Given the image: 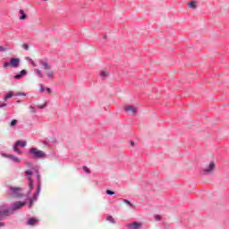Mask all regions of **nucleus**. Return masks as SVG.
Wrapping results in <instances>:
<instances>
[{"label":"nucleus","mask_w":229,"mask_h":229,"mask_svg":"<svg viewBox=\"0 0 229 229\" xmlns=\"http://www.w3.org/2000/svg\"><path fill=\"white\" fill-rule=\"evenodd\" d=\"M9 214L10 210L0 211V221H3V219L8 217ZM0 226H4V224L3 222H0Z\"/></svg>","instance_id":"7"},{"label":"nucleus","mask_w":229,"mask_h":229,"mask_svg":"<svg viewBox=\"0 0 229 229\" xmlns=\"http://www.w3.org/2000/svg\"><path fill=\"white\" fill-rule=\"evenodd\" d=\"M38 191H40V187L38 186Z\"/></svg>","instance_id":"41"},{"label":"nucleus","mask_w":229,"mask_h":229,"mask_svg":"<svg viewBox=\"0 0 229 229\" xmlns=\"http://www.w3.org/2000/svg\"><path fill=\"white\" fill-rule=\"evenodd\" d=\"M47 92H48V94H51V89L47 88Z\"/></svg>","instance_id":"35"},{"label":"nucleus","mask_w":229,"mask_h":229,"mask_svg":"<svg viewBox=\"0 0 229 229\" xmlns=\"http://www.w3.org/2000/svg\"><path fill=\"white\" fill-rule=\"evenodd\" d=\"M30 153H32L36 158H44V157H46V153L38 148H31Z\"/></svg>","instance_id":"2"},{"label":"nucleus","mask_w":229,"mask_h":229,"mask_svg":"<svg viewBox=\"0 0 229 229\" xmlns=\"http://www.w3.org/2000/svg\"><path fill=\"white\" fill-rule=\"evenodd\" d=\"M21 78H22L21 73L14 76L15 80H21Z\"/></svg>","instance_id":"27"},{"label":"nucleus","mask_w":229,"mask_h":229,"mask_svg":"<svg viewBox=\"0 0 229 229\" xmlns=\"http://www.w3.org/2000/svg\"><path fill=\"white\" fill-rule=\"evenodd\" d=\"M106 221H109V223H113V225H115V220L114 219L113 216H107Z\"/></svg>","instance_id":"17"},{"label":"nucleus","mask_w":229,"mask_h":229,"mask_svg":"<svg viewBox=\"0 0 229 229\" xmlns=\"http://www.w3.org/2000/svg\"><path fill=\"white\" fill-rule=\"evenodd\" d=\"M17 125V120H13L10 123V126H16Z\"/></svg>","instance_id":"25"},{"label":"nucleus","mask_w":229,"mask_h":229,"mask_svg":"<svg viewBox=\"0 0 229 229\" xmlns=\"http://www.w3.org/2000/svg\"><path fill=\"white\" fill-rule=\"evenodd\" d=\"M10 64L12 67L17 68L19 67V64H21V59L19 58H11Z\"/></svg>","instance_id":"8"},{"label":"nucleus","mask_w":229,"mask_h":229,"mask_svg":"<svg viewBox=\"0 0 229 229\" xmlns=\"http://www.w3.org/2000/svg\"><path fill=\"white\" fill-rule=\"evenodd\" d=\"M20 13H21V17H20V21H24V19H26V13H24V10L21 9L20 10Z\"/></svg>","instance_id":"14"},{"label":"nucleus","mask_w":229,"mask_h":229,"mask_svg":"<svg viewBox=\"0 0 229 229\" xmlns=\"http://www.w3.org/2000/svg\"><path fill=\"white\" fill-rule=\"evenodd\" d=\"M83 170H84L86 173H90V170H89V167H87V166H83Z\"/></svg>","instance_id":"30"},{"label":"nucleus","mask_w":229,"mask_h":229,"mask_svg":"<svg viewBox=\"0 0 229 229\" xmlns=\"http://www.w3.org/2000/svg\"><path fill=\"white\" fill-rule=\"evenodd\" d=\"M100 76H101V78H106V77L108 76V72H102L100 73Z\"/></svg>","instance_id":"22"},{"label":"nucleus","mask_w":229,"mask_h":229,"mask_svg":"<svg viewBox=\"0 0 229 229\" xmlns=\"http://www.w3.org/2000/svg\"><path fill=\"white\" fill-rule=\"evenodd\" d=\"M40 65L44 67L45 71H49L51 69V65L46 61H40Z\"/></svg>","instance_id":"11"},{"label":"nucleus","mask_w":229,"mask_h":229,"mask_svg":"<svg viewBox=\"0 0 229 229\" xmlns=\"http://www.w3.org/2000/svg\"><path fill=\"white\" fill-rule=\"evenodd\" d=\"M31 174H33V172H31L30 170H27L25 172V176L29 180V187L30 191H33L34 186H33V180L31 179Z\"/></svg>","instance_id":"3"},{"label":"nucleus","mask_w":229,"mask_h":229,"mask_svg":"<svg viewBox=\"0 0 229 229\" xmlns=\"http://www.w3.org/2000/svg\"><path fill=\"white\" fill-rule=\"evenodd\" d=\"M34 72H36L37 76H38V78H44V74H42V72L38 69H34Z\"/></svg>","instance_id":"15"},{"label":"nucleus","mask_w":229,"mask_h":229,"mask_svg":"<svg viewBox=\"0 0 229 229\" xmlns=\"http://www.w3.org/2000/svg\"><path fill=\"white\" fill-rule=\"evenodd\" d=\"M10 65H11V64H10V63H4V69H6V68L10 67Z\"/></svg>","instance_id":"29"},{"label":"nucleus","mask_w":229,"mask_h":229,"mask_svg":"<svg viewBox=\"0 0 229 229\" xmlns=\"http://www.w3.org/2000/svg\"><path fill=\"white\" fill-rule=\"evenodd\" d=\"M162 219V216L160 215L156 216V221H160Z\"/></svg>","instance_id":"31"},{"label":"nucleus","mask_w":229,"mask_h":229,"mask_svg":"<svg viewBox=\"0 0 229 229\" xmlns=\"http://www.w3.org/2000/svg\"><path fill=\"white\" fill-rule=\"evenodd\" d=\"M47 76H48V78H50L51 80H53V76H54L53 72L50 71V70H47Z\"/></svg>","instance_id":"18"},{"label":"nucleus","mask_w":229,"mask_h":229,"mask_svg":"<svg viewBox=\"0 0 229 229\" xmlns=\"http://www.w3.org/2000/svg\"><path fill=\"white\" fill-rule=\"evenodd\" d=\"M131 146H134V145H135V143H133V142H131Z\"/></svg>","instance_id":"40"},{"label":"nucleus","mask_w":229,"mask_h":229,"mask_svg":"<svg viewBox=\"0 0 229 229\" xmlns=\"http://www.w3.org/2000/svg\"><path fill=\"white\" fill-rule=\"evenodd\" d=\"M0 51H4V47H0Z\"/></svg>","instance_id":"37"},{"label":"nucleus","mask_w":229,"mask_h":229,"mask_svg":"<svg viewBox=\"0 0 229 229\" xmlns=\"http://www.w3.org/2000/svg\"><path fill=\"white\" fill-rule=\"evenodd\" d=\"M3 106H6V104L4 103V104L0 105V108H3Z\"/></svg>","instance_id":"36"},{"label":"nucleus","mask_w":229,"mask_h":229,"mask_svg":"<svg viewBox=\"0 0 229 229\" xmlns=\"http://www.w3.org/2000/svg\"><path fill=\"white\" fill-rule=\"evenodd\" d=\"M33 201H37V196H34V198L30 199V208L33 205Z\"/></svg>","instance_id":"23"},{"label":"nucleus","mask_w":229,"mask_h":229,"mask_svg":"<svg viewBox=\"0 0 229 229\" xmlns=\"http://www.w3.org/2000/svg\"><path fill=\"white\" fill-rule=\"evenodd\" d=\"M16 96H26V93L18 92V93L16 94Z\"/></svg>","instance_id":"32"},{"label":"nucleus","mask_w":229,"mask_h":229,"mask_svg":"<svg viewBox=\"0 0 229 229\" xmlns=\"http://www.w3.org/2000/svg\"><path fill=\"white\" fill-rule=\"evenodd\" d=\"M30 112L31 113V114H35V112H37V109H35V107L33 106H30Z\"/></svg>","instance_id":"20"},{"label":"nucleus","mask_w":229,"mask_h":229,"mask_svg":"<svg viewBox=\"0 0 229 229\" xmlns=\"http://www.w3.org/2000/svg\"><path fill=\"white\" fill-rule=\"evenodd\" d=\"M26 73H27L26 70H21V71L20 72V74H21V77L24 76V75H26Z\"/></svg>","instance_id":"28"},{"label":"nucleus","mask_w":229,"mask_h":229,"mask_svg":"<svg viewBox=\"0 0 229 229\" xmlns=\"http://www.w3.org/2000/svg\"><path fill=\"white\" fill-rule=\"evenodd\" d=\"M126 227L128 229H140V228H142V223L133 222V223H131V224H127Z\"/></svg>","instance_id":"6"},{"label":"nucleus","mask_w":229,"mask_h":229,"mask_svg":"<svg viewBox=\"0 0 229 229\" xmlns=\"http://www.w3.org/2000/svg\"><path fill=\"white\" fill-rule=\"evenodd\" d=\"M17 144L15 143V145H14V151H16V153H19V155H21V150L17 148Z\"/></svg>","instance_id":"24"},{"label":"nucleus","mask_w":229,"mask_h":229,"mask_svg":"<svg viewBox=\"0 0 229 229\" xmlns=\"http://www.w3.org/2000/svg\"><path fill=\"white\" fill-rule=\"evenodd\" d=\"M12 98H13V92L10 91L5 95L4 100L8 101V99H12Z\"/></svg>","instance_id":"13"},{"label":"nucleus","mask_w":229,"mask_h":229,"mask_svg":"<svg viewBox=\"0 0 229 229\" xmlns=\"http://www.w3.org/2000/svg\"><path fill=\"white\" fill-rule=\"evenodd\" d=\"M16 146H21V148H25L26 146V141H17Z\"/></svg>","instance_id":"19"},{"label":"nucleus","mask_w":229,"mask_h":229,"mask_svg":"<svg viewBox=\"0 0 229 229\" xmlns=\"http://www.w3.org/2000/svg\"><path fill=\"white\" fill-rule=\"evenodd\" d=\"M46 90V89L44 88V86H41V88L39 89L40 92H44Z\"/></svg>","instance_id":"33"},{"label":"nucleus","mask_w":229,"mask_h":229,"mask_svg":"<svg viewBox=\"0 0 229 229\" xmlns=\"http://www.w3.org/2000/svg\"><path fill=\"white\" fill-rule=\"evenodd\" d=\"M33 67H37V64L35 63H32Z\"/></svg>","instance_id":"39"},{"label":"nucleus","mask_w":229,"mask_h":229,"mask_svg":"<svg viewBox=\"0 0 229 229\" xmlns=\"http://www.w3.org/2000/svg\"><path fill=\"white\" fill-rule=\"evenodd\" d=\"M25 205H26V202L16 201L13 204L11 211L13 212L15 210H19L20 208H22V207H24Z\"/></svg>","instance_id":"4"},{"label":"nucleus","mask_w":229,"mask_h":229,"mask_svg":"<svg viewBox=\"0 0 229 229\" xmlns=\"http://www.w3.org/2000/svg\"><path fill=\"white\" fill-rule=\"evenodd\" d=\"M124 110L127 112V114H130V115H135V114L138 112L137 107L134 106H127L124 107Z\"/></svg>","instance_id":"5"},{"label":"nucleus","mask_w":229,"mask_h":229,"mask_svg":"<svg viewBox=\"0 0 229 229\" xmlns=\"http://www.w3.org/2000/svg\"><path fill=\"white\" fill-rule=\"evenodd\" d=\"M124 203H127V204L130 205L131 207L132 206V204H131L129 200H124Z\"/></svg>","instance_id":"34"},{"label":"nucleus","mask_w":229,"mask_h":229,"mask_svg":"<svg viewBox=\"0 0 229 229\" xmlns=\"http://www.w3.org/2000/svg\"><path fill=\"white\" fill-rule=\"evenodd\" d=\"M106 194H108L109 196H114V194H115L114 191H110V190H107L106 191Z\"/></svg>","instance_id":"26"},{"label":"nucleus","mask_w":229,"mask_h":229,"mask_svg":"<svg viewBox=\"0 0 229 229\" xmlns=\"http://www.w3.org/2000/svg\"><path fill=\"white\" fill-rule=\"evenodd\" d=\"M215 167H216V164H214V162H210V163H209V165L208 166V168H206V169L204 170V173H206V174H210L212 171H214Z\"/></svg>","instance_id":"9"},{"label":"nucleus","mask_w":229,"mask_h":229,"mask_svg":"<svg viewBox=\"0 0 229 229\" xmlns=\"http://www.w3.org/2000/svg\"><path fill=\"white\" fill-rule=\"evenodd\" d=\"M11 191L14 198H22V188L21 187H11Z\"/></svg>","instance_id":"1"},{"label":"nucleus","mask_w":229,"mask_h":229,"mask_svg":"<svg viewBox=\"0 0 229 229\" xmlns=\"http://www.w3.org/2000/svg\"><path fill=\"white\" fill-rule=\"evenodd\" d=\"M22 47L23 49H25V51H29L30 50V46L26 43L22 44Z\"/></svg>","instance_id":"21"},{"label":"nucleus","mask_w":229,"mask_h":229,"mask_svg":"<svg viewBox=\"0 0 229 229\" xmlns=\"http://www.w3.org/2000/svg\"><path fill=\"white\" fill-rule=\"evenodd\" d=\"M46 106V104L45 105H43V106H39V108H44Z\"/></svg>","instance_id":"38"},{"label":"nucleus","mask_w":229,"mask_h":229,"mask_svg":"<svg viewBox=\"0 0 229 229\" xmlns=\"http://www.w3.org/2000/svg\"><path fill=\"white\" fill-rule=\"evenodd\" d=\"M189 8H191L192 10H196L197 5H196V2L192 1L189 4Z\"/></svg>","instance_id":"16"},{"label":"nucleus","mask_w":229,"mask_h":229,"mask_svg":"<svg viewBox=\"0 0 229 229\" xmlns=\"http://www.w3.org/2000/svg\"><path fill=\"white\" fill-rule=\"evenodd\" d=\"M37 223H38V219L37 218H30L28 221V225H30V226H34V225H37Z\"/></svg>","instance_id":"12"},{"label":"nucleus","mask_w":229,"mask_h":229,"mask_svg":"<svg viewBox=\"0 0 229 229\" xmlns=\"http://www.w3.org/2000/svg\"><path fill=\"white\" fill-rule=\"evenodd\" d=\"M4 157H7V158H10L11 160H13V162H16V164H19V162H21V159L13 155L4 154Z\"/></svg>","instance_id":"10"}]
</instances>
